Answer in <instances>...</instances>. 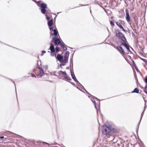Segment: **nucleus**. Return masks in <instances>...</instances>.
Here are the masks:
<instances>
[{
  "label": "nucleus",
  "mask_w": 147,
  "mask_h": 147,
  "mask_svg": "<svg viewBox=\"0 0 147 147\" xmlns=\"http://www.w3.org/2000/svg\"><path fill=\"white\" fill-rule=\"evenodd\" d=\"M115 32L116 36L120 38L122 40V42L126 41V39L124 35L121 32H120L119 30H116Z\"/></svg>",
  "instance_id": "f257e3e1"
},
{
  "label": "nucleus",
  "mask_w": 147,
  "mask_h": 147,
  "mask_svg": "<svg viewBox=\"0 0 147 147\" xmlns=\"http://www.w3.org/2000/svg\"><path fill=\"white\" fill-rule=\"evenodd\" d=\"M126 42H127V41H124L123 42H121V45H122L123 46H125L127 50L130 51L129 48V46L126 43Z\"/></svg>",
  "instance_id": "f03ea898"
},
{
  "label": "nucleus",
  "mask_w": 147,
  "mask_h": 147,
  "mask_svg": "<svg viewBox=\"0 0 147 147\" xmlns=\"http://www.w3.org/2000/svg\"><path fill=\"white\" fill-rule=\"evenodd\" d=\"M117 49L120 53L123 55H124L125 54V52L121 47L118 46L117 47Z\"/></svg>",
  "instance_id": "7ed1b4c3"
},
{
  "label": "nucleus",
  "mask_w": 147,
  "mask_h": 147,
  "mask_svg": "<svg viewBox=\"0 0 147 147\" xmlns=\"http://www.w3.org/2000/svg\"><path fill=\"white\" fill-rule=\"evenodd\" d=\"M57 59L60 62L63 61V57L60 55L59 54L57 55Z\"/></svg>",
  "instance_id": "20e7f679"
},
{
  "label": "nucleus",
  "mask_w": 147,
  "mask_h": 147,
  "mask_svg": "<svg viewBox=\"0 0 147 147\" xmlns=\"http://www.w3.org/2000/svg\"><path fill=\"white\" fill-rule=\"evenodd\" d=\"M126 16L125 17L126 20L128 22H129L130 21V18L129 13L127 11H126Z\"/></svg>",
  "instance_id": "39448f33"
},
{
  "label": "nucleus",
  "mask_w": 147,
  "mask_h": 147,
  "mask_svg": "<svg viewBox=\"0 0 147 147\" xmlns=\"http://www.w3.org/2000/svg\"><path fill=\"white\" fill-rule=\"evenodd\" d=\"M64 74L63 76L65 79L69 80L70 81L71 80V78L69 77V76L67 75V74L66 73H64Z\"/></svg>",
  "instance_id": "423d86ee"
},
{
  "label": "nucleus",
  "mask_w": 147,
  "mask_h": 147,
  "mask_svg": "<svg viewBox=\"0 0 147 147\" xmlns=\"http://www.w3.org/2000/svg\"><path fill=\"white\" fill-rule=\"evenodd\" d=\"M50 49L51 51V53H53L55 52V49L54 48V46L52 44H51Z\"/></svg>",
  "instance_id": "0eeeda50"
},
{
  "label": "nucleus",
  "mask_w": 147,
  "mask_h": 147,
  "mask_svg": "<svg viewBox=\"0 0 147 147\" xmlns=\"http://www.w3.org/2000/svg\"><path fill=\"white\" fill-rule=\"evenodd\" d=\"M116 24L117 25V26L120 28L122 29L123 31L124 32H125V30L123 28V27L122 26V25L119 22H117L116 23Z\"/></svg>",
  "instance_id": "6e6552de"
},
{
  "label": "nucleus",
  "mask_w": 147,
  "mask_h": 147,
  "mask_svg": "<svg viewBox=\"0 0 147 147\" xmlns=\"http://www.w3.org/2000/svg\"><path fill=\"white\" fill-rule=\"evenodd\" d=\"M68 58V55H65L64 58H63V61H64L65 63H67V61Z\"/></svg>",
  "instance_id": "1a4fd4ad"
},
{
  "label": "nucleus",
  "mask_w": 147,
  "mask_h": 147,
  "mask_svg": "<svg viewBox=\"0 0 147 147\" xmlns=\"http://www.w3.org/2000/svg\"><path fill=\"white\" fill-rule=\"evenodd\" d=\"M38 69L39 70V75L41 77L44 74V71L41 68L39 67Z\"/></svg>",
  "instance_id": "9d476101"
},
{
  "label": "nucleus",
  "mask_w": 147,
  "mask_h": 147,
  "mask_svg": "<svg viewBox=\"0 0 147 147\" xmlns=\"http://www.w3.org/2000/svg\"><path fill=\"white\" fill-rule=\"evenodd\" d=\"M61 42L60 40L58 38H57L55 40V45H58Z\"/></svg>",
  "instance_id": "9b49d317"
},
{
  "label": "nucleus",
  "mask_w": 147,
  "mask_h": 147,
  "mask_svg": "<svg viewBox=\"0 0 147 147\" xmlns=\"http://www.w3.org/2000/svg\"><path fill=\"white\" fill-rule=\"evenodd\" d=\"M53 23V19L51 20H50L48 22V24L49 26H51Z\"/></svg>",
  "instance_id": "f8f14e48"
},
{
  "label": "nucleus",
  "mask_w": 147,
  "mask_h": 147,
  "mask_svg": "<svg viewBox=\"0 0 147 147\" xmlns=\"http://www.w3.org/2000/svg\"><path fill=\"white\" fill-rule=\"evenodd\" d=\"M102 132L105 135L108 134L109 133V131L107 130V129L105 128L102 130Z\"/></svg>",
  "instance_id": "ddd939ff"
},
{
  "label": "nucleus",
  "mask_w": 147,
  "mask_h": 147,
  "mask_svg": "<svg viewBox=\"0 0 147 147\" xmlns=\"http://www.w3.org/2000/svg\"><path fill=\"white\" fill-rule=\"evenodd\" d=\"M53 31H54V34H53V35H54L56 37L57 36L58 32L57 30L55 29H54Z\"/></svg>",
  "instance_id": "4468645a"
},
{
  "label": "nucleus",
  "mask_w": 147,
  "mask_h": 147,
  "mask_svg": "<svg viewBox=\"0 0 147 147\" xmlns=\"http://www.w3.org/2000/svg\"><path fill=\"white\" fill-rule=\"evenodd\" d=\"M41 7L42 8L46 9L47 8V5L44 3H42L41 5Z\"/></svg>",
  "instance_id": "2eb2a0df"
},
{
  "label": "nucleus",
  "mask_w": 147,
  "mask_h": 147,
  "mask_svg": "<svg viewBox=\"0 0 147 147\" xmlns=\"http://www.w3.org/2000/svg\"><path fill=\"white\" fill-rule=\"evenodd\" d=\"M64 73H66L65 72H63L62 71H60L58 72L59 75L61 76H62L63 77V76L64 74Z\"/></svg>",
  "instance_id": "dca6fc26"
},
{
  "label": "nucleus",
  "mask_w": 147,
  "mask_h": 147,
  "mask_svg": "<svg viewBox=\"0 0 147 147\" xmlns=\"http://www.w3.org/2000/svg\"><path fill=\"white\" fill-rule=\"evenodd\" d=\"M139 91L138 89L137 88H135L134 90L132 92V93L136 92V93H138Z\"/></svg>",
  "instance_id": "f3484780"
},
{
  "label": "nucleus",
  "mask_w": 147,
  "mask_h": 147,
  "mask_svg": "<svg viewBox=\"0 0 147 147\" xmlns=\"http://www.w3.org/2000/svg\"><path fill=\"white\" fill-rule=\"evenodd\" d=\"M106 125L107 128H108L110 130V128L111 127V125H109L108 124V122H107L106 123Z\"/></svg>",
  "instance_id": "a211bd4d"
},
{
  "label": "nucleus",
  "mask_w": 147,
  "mask_h": 147,
  "mask_svg": "<svg viewBox=\"0 0 147 147\" xmlns=\"http://www.w3.org/2000/svg\"><path fill=\"white\" fill-rule=\"evenodd\" d=\"M45 9L42 8L41 9V12L43 14H45L46 12Z\"/></svg>",
  "instance_id": "6ab92c4d"
},
{
  "label": "nucleus",
  "mask_w": 147,
  "mask_h": 147,
  "mask_svg": "<svg viewBox=\"0 0 147 147\" xmlns=\"http://www.w3.org/2000/svg\"><path fill=\"white\" fill-rule=\"evenodd\" d=\"M72 78L76 82H78V81L76 79V78L75 77V76H74V77H72Z\"/></svg>",
  "instance_id": "aec40b11"
},
{
  "label": "nucleus",
  "mask_w": 147,
  "mask_h": 147,
  "mask_svg": "<svg viewBox=\"0 0 147 147\" xmlns=\"http://www.w3.org/2000/svg\"><path fill=\"white\" fill-rule=\"evenodd\" d=\"M72 78L76 82H78V81L76 79V78L75 77V76H74V77H72Z\"/></svg>",
  "instance_id": "412c9836"
},
{
  "label": "nucleus",
  "mask_w": 147,
  "mask_h": 147,
  "mask_svg": "<svg viewBox=\"0 0 147 147\" xmlns=\"http://www.w3.org/2000/svg\"><path fill=\"white\" fill-rule=\"evenodd\" d=\"M62 47L64 50H67V48L65 45Z\"/></svg>",
  "instance_id": "4be33fe9"
},
{
  "label": "nucleus",
  "mask_w": 147,
  "mask_h": 147,
  "mask_svg": "<svg viewBox=\"0 0 147 147\" xmlns=\"http://www.w3.org/2000/svg\"><path fill=\"white\" fill-rule=\"evenodd\" d=\"M144 91L147 94V85L145 88Z\"/></svg>",
  "instance_id": "5701e85b"
},
{
  "label": "nucleus",
  "mask_w": 147,
  "mask_h": 147,
  "mask_svg": "<svg viewBox=\"0 0 147 147\" xmlns=\"http://www.w3.org/2000/svg\"><path fill=\"white\" fill-rule=\"evenodd\" d=\"M110 23L111 25H112L113 26H114L115 24H114V23L113 22H112V21H110Z\"/></svg>",
  "instance_id": "b1692460"
},
{
  "label": "nucleus",
  "mask_w": 147,
  "mask_h": 147,
  "mask_svg": "<svg viewBox=\"0 0 147 147\" xmlns=\"http://www.w3.org/2000/svg\"><path fill=\"white\" fill-rule=\"evenodd\" d=\"M71 76H72V78L74 77V76H75V75L74 74V73H73L72 71H71Z\"/></svg>",
  "instance_id": "393cba45"
},
{
  "label": "nucleus",
  "mask_w": 147,
  "mask_h": 147,
  "mask_svg": "<svg viewBox=\"0 0 147 147\" xmlns=\"http://www.w3.org/2000/svg\"><path fill=\"white\" fill-rule=\"evenodd\" d=\"M46 53V52L45 51H42V54H41V56H42L45 53Z\"/></svg>",
  "instance_id": "a878e982"
},
{
  "label": "nucleus",
  "mask_w": 147,
  "mask_h": 147,
  "mask_svg": "<svg viewBox=\"0 0 147 147\" xmlns=\"http://www.w3.org/2000/svg\"><path fill=\"white\" fill-rule=\"evenodd\" d=\"M140 121L139 122V123H138V128H137V129H136L137 132H138V128H139V125H140Z\"/></svg>",
  "instance_id": "bb28decb"
},
{
  "label": "nucleus",
  "mask_w": 147,
  "mask_h": 147,
  "mask_svg": "<svg viewBox=\"0 0 147 147\" xmlns=\"http://www.w3.org/2000/svg\"><path fill=\"white\" fill-rule=\"evenodd\" d=\"M49 29L51 31H53V28L52 27H50Z\"/></svg>",
  "instance_id": "cd10ccee"
},
{
  "label": "nucleus",
  "mask_w": 147,
  "mask_h": 147,
  "mask_svg": "<svg viewBox=\"0 0 147 147\" xmlns=\"http://www.w3.org/2000/svg\"><path fill=\"white\" fill-rule=\"evenodd\" d=\"M56 51L57 52H59V47H57L56 48Z\"/></svg>",
  "instance_id": "c85d7f7f"
},
{
  "label": "nucleus",
  "mask_w": 147,
  "mask_h": 147,
  "mask_svg": "<svg viewBox=\"0 0 147 147\" xmlns=\"http://www.w3.org/2000/svg\"><path fill=\"white\" fill-rule=\"evenodd\" d=\"M144 81L145 82L147 83V77H146L144 79Z\"/></svg>",
  "instance_id": "c756f323"
},
{
  "label": "nucleus",
  "mask_w": 147,
  "mask_h": 147,
  "mask_svg": "<svg viewBox=\"0 0 147 147\" xmlns=\"http://www.w3.org/2000/svg\"><path fill=\"white\" fill-rule=\"evenodd\" d=\"M69 52L68 51H67L65 55H68V56L69 57Z\"/></svg>",
  "instance_id": "7c9ffc66"
},
{
  "label": "nucleus",
  "mask_w": 147,
  "mask_h": 147,
  "mask_svg": "<svg viewBox=\"0 0 147 147\" xmlns=\"http://www.w3.org/2000/svg\"><path fill=\"white\" fill-rule=\"evenodd\" d=\"M46 19H47V20H50V18L49 17L47 16V18H46Z\"/></svg>",
  "instance_id": "2f4dec72"
},
{
  "label": "nucleus",
  "mask_w": 147,
  "mask_h": 147,
  "mask_svg": "<svg viewBox=\"0 0 147 147\" xmlns=\"http://www.w3.org/2000/svg\"><path fill=\"white\" fill-rule=\"evenodd\" d=\"M60 44L61 46L62 47L64 45L63 43L61 42Z\"/></svg>",
  "instance_id": "473e14b6"
},
{
  "label": "nucleus",
  "mask_w": 147,
  "mask_h": 147,
  "mask_svg": "<svg viewBox=\"0 0 147 147\" xmlns=\"http://www.w3.org/2000/svg\"><path fill=\"white\" fill-rule=\"evenodd\" d=\"M135 69H136V70L137 71H139H139H138V68L137 67H135Z\"/></svg>",
  "instance_id": "72a5a7b5"
},
{
  "label": "nucleus",
  "mask_w": 147,
  "mask_h": 147,
  "mask_svg": "<svg viewBox=\"0 0 147 147\" xmlns=\"http://www.w3.org/2000/svg\"><path fill=\"white\" fill-rule=\"evenodd\" d=\"M45 69H46V70H47L48 69V67L47 66H45Z\"/></svg>",
  "instance_id": "f704fd0d"
},
{
  "label": "nucleus",
  "mask_w": 147,
  "mask_h": 147,
  "mask_svg": "<svg viewBox=\"0 0 147 147\" xmlns=\"http://www.w3.org/2000/svg\"><path fill=\"white\" fill-rule=\"evenodd\" d=\"M32 76L33 77H36L35 75L34 74H32Z\"/></svg>",
  "instance_id": "c9c22d12"
},
{
  "label": "nucleus",
  "mask_w": 147,
  "mask_h": 147,
  "mask_svg": "<svg viewBox=\"0 0 147 147\" xmlns=\"http://www.w3.org/2000/svg\"><path fill=\"white\" fill-rule=\"evenodd\" d=\"M4 138V136H1L0 137V138L1 139H3Z\"/></svg>",
  "instance_id": "e433bc0d"
},
{
  "label": "nucleus",
  "mask_w": 147,
  "mask_h": 147,
  "mask_svg": "<svg viewBox=\"0 0 147 147\" xmlns=\"http://www.w3.org/2000/svg\"><path fill=\"white\" fill-rule=\"evenodd\" d=\"M61 65H62L63 66H64L65 65V64H63V63H62L61 64Z\"/></svg>",
  "instance_id": "4c0bfd02"
},
{
  "label": "nucleus",
  "mask_w": 147,
  "mask_h": 147,
  "mask_svg": "<svg viewBox=\"0 0 147 147\" xmlns=\"http://www.w3.org/2000/svg\"><path fill=\"white\" fill-rule=\"evenodd\" d=\"M144 111H143V112L142 113V114L141 117H142V116L143 115V112H144Z\"/></svg>",
  "instance_id": "58836bf2"
},
{
  "label": "nucleus",
  "mask_w": 147,
  "mask_h": 147,
  "mask_svg": "<svg viewBox=\"0 0 147 147\" xmlns=\"http://www.w3.org/2000/svg\"><path fill=\"white\" fill-rule=\"evenodd\" d=\"M53 40H54V38H53Z\"/></svg>",
  "instance_id": "ea45409f"
},
{
  "label": "nucleus",
  "mask_w": 147,
  "mask_h": 147,
  "mask_svg": "<svg viewBox=\"0 0 147 147\" xmlns=\"http://www.w3.org/2000/svg\"><path fill=\"white\" fill-rule=\"evenodd\" d=\"M131 49H132V50H133V49H132V48H131Z\"/></svg>",
  "instance_id": "a19ab883"
},
{
  "label": "nucleus",
  "mask_w": 147,
  "mask_h": 147,
  "mask_svg": "<svg viewBox=\"0 0 147 147\" xmlns=\"http://www.w3.org/2000/svg\"><path fill=\"white\" fill-rule=\"evenodd\" d=\"M131 49H132V50H133V49H132V48H131Z\"/></svg>",
  "instance_id": "79ce46f5"
},
{
  "label": "nucleus",
  "mask_w": 147,
  "mask_h": 147,
  "mask_svg": "<svg viewBox=\"0 0 147 147\" xmlns=\"http://www.w3.org/2000/svg\"><path fill=\"white\" fill-rule=\"evenodd\" d=\"M131 49H132V50H133V49H132V48H131Z\"/></svg>",
  "instance_id": "37998d69"
}]
</instances>
